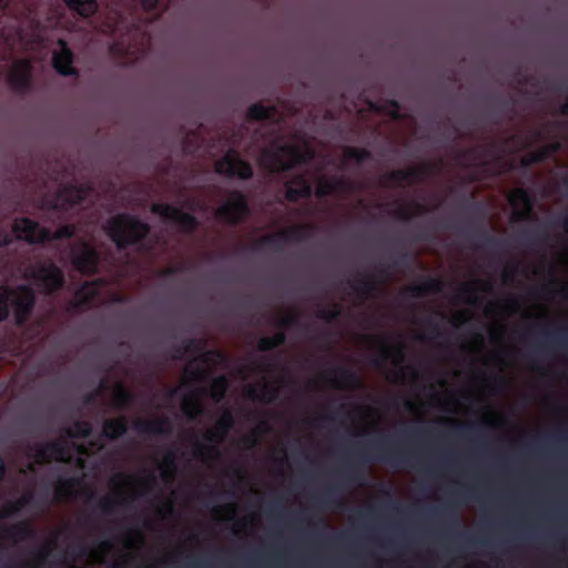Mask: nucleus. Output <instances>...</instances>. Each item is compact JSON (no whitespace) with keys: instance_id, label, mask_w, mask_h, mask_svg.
<instances>
[{"instance_id":"f257e3e1","label":"nucleus","mask_w":568,"mask_h":568,"mask_svg":"<svg viewBox=\"0 0 568 568\" xmlns=\"http://www.w3.org/2000/svg\"><path fill=\"white\" fill-rule=\"evenodd\" d=\"M311 156V149L305 141L294 143L274 142L265 149L260 158V165L268 171H282L293 163L304 161Z\"/></svg>"},{"instance_id":"f03ea898","label":"nucleus","mask_w":568,"mask_h":568,"mask_svg":"<svg viewBox=\"0 0 568 568\" xmlns=\"http://www.w3.org/2000/svg\"><path fill=\"white\" fill-rule=\"evenodd\" d=\"M33 302V293L27 286H0V321L8 316L10 307L17 323L24 322L31 313Z\"/></svg>"},{"instance_id":"7ed1b4c3","label":"nucleus","mask_w":568,"mask_h":568,"mask_svg":"<svg viewBox=\"0 0 568 568\" xmlns=\"http://www.w3.org/2000/svg\"><path fill=\"white\" fill-rule=\"evenodd\" d=\"M148 230L145 224L129 215L115 216L105 226V231L119 246L138 241Z\"/></svg>"},{"instance_id":"20e7f679","label":"nucleus","mask_w":568,"mask_h":568,"mask_svg":"<svg viewBox=\"0 0 568 568\" xmlns=\"http://www.w3.org/2000/svg\"><path fill=\"white\" fill-rule=\"evenodd\" d=\"M311 180L316 181V194L318 196L339 192L344 189L342 182L327 180L323 174H316L307 178L300 176L286 184L287 199L293 201L301 196L308 195L311 192Z\"/></svg>"},{"instance_id":"39448f33","label":"nucleus","mask_w":568,"mask_h":568,"mask_svg":"<svg viewBox=\"0 0 568 568\" xmlns=\"http://www.w3.org/2000/svg\"><path fill=\"white\" fill-rule=\"evenodd\" d=\"M12 231L18 239L24 240L29 243H38L52 239L69 237L74 233V226H62L51 235L49 231L40 227L38 223L22 217L14 221Z\"/></svg>"},{"instance_id":"423d86ee","label":"nucleus","mask_w":568,"mask_h":568,"mask_svg":"<svg viewBox=\"0 0 568 568\" xmlns=\"http://www.w3.org/2000/svg\"><path fill=\"white\" fill-rule=\"evenodd\" d=\"M23 277L33 280L45 291L57 290L63 283V275L61 271L52 263H39L37 265L29 266L26 268Z\"/></svg>"},{"instance_id":"0eeeda50","label":"nucleus","mask_w":568,"mask_h":568,"mask_svg":"<svg viewBox=\"0 0 568 568\" xmlns=\"http://www.w3.org/2000/svg\"><path fill=\"white\" fill-rule=\"evenodd\" d=\"M4 45L12 50H34L37 47L44 45L48 39L44 37L43 29H37L32 36L19 34L11 29H7L2 33Z\"/></svg>"},{"instance_id":"6e6552de","label":"nucleus","mask_w":568,"mask_h":568,"mask_svg":"<svg viewBox=\"0 0 568 568\" xmlns=\"http://www.w3.org/2000/svg\"><path fill=\"white\" fill-rule=\"evenodd\" d=\"M214 169L219 174L236 176L239 179H247L252 175L251 166L232 150L224 158L215 162Z\"/></svg>"},{"instance_id":"1a4fd4ad","label":"nucleus","mask_w":568,"mask_h":568,"mask_svg":"<svg viewBox=\"0 0 568 568\" xmlns=\"http://www.w3.org/2000/svg\"><path fill=\"white\" fill-rule=\"evenodd\" d=\"M52 64L61 75H77L73 65V53L62 39H57L52 44Z\"/></svg>"},{"instance_id":"9d476101","label":"nucleus","mask_w":568,"mask_h":568,"mask_svg":"<svg viewBox=\"0 0 568 568\" xmlns=\"http://www.w3.org/2000/svg\"><path fill=\"white\" fill-rule=\"evenodd\" d=\"M246 205L244 199L239 193H231L225 203L216 210V217L225 222H235L244 216Z\"/></svg>"},{"instance_id":"9b49d317","label":"nucleus","mask_w":568,"mask_h":568,"mask_svg":"<svg viewBox=\"0 0 568 568\" xmlns=\"http://www.w3.org/2000/svg\"><path fill=\"white\" fill-rule=\"evenodd\" d=\"M31 68L27 60H17L10 67L7 81L14 90H23L30 84Z\"/></svg>"},{"instance_id":"f8f14e48","label":"nucleus","mask_w":568,"mask_h":568,"mask_svg":"<svg viewBox=\"0 0 568 568\" xmlns=\"http://www.w3.org/2000/svg\"><path fill=\"white\" fill-rule=\"evenodd\" d=\"M97 261L95 252L85 243H80L72 251V264L82 273H92Z\"/></svg>"},{"instance_id":"ddd939ff","label":"nucleus","mask_w":568,"mask_h":568,"mask_svg":"<svg viewBox=\"0 0 568 568\" xmlns=\"http://www.w3.org/2000/svg\"><path fill=\"white\" fill-rule=\"evenodd\" d=\"M152 211L160 216L171 221L183 230H191L194 225V219L186 213L181 212L179 209L170 205L156 204L153 205Z\"/></svg>"},{"instance_id":"4468645a","label":"nucleus","mask_w":568,"mask_h":568,"mask_svg":"<svg viewBox=\"0 0 568 568\" xmlns=\"http://www.w3.org/2000/svg\"><path fill=\"white\" fill-rule=\"evenodd\" d=\"M113 485L116 498L123 501L134 498L142 493L138 480L133 477L119 476L114 479Z\"/></svg>"},{"instance_id":"2eb2a0df","label":"nucleus","mask_w":568,"mask_h":568,"mask_svg":"<svg viewBox=\"0 0 568 568\" xmlns=\"http://www.w3.org/2000/svg\"><path fill=\"white\" fill-rule=\"evenodd\" d=\"M513 209V215L516 219H525L530 211V201L528 194L523 190H515L508 196Z\"/></svg>"},{"instance_id":"dca6fc26","label":"nucleus","mask_w":568,"mask_h":568,"mask_svg":"<svg viewBox=\"0 0 568 568\" xmlns=\"http://www.w3.org/2000/svg\"><path fill=\"white\" fill-rule=\"evenodd\" d=\"M50 457L57 460H72L77 463H83V455L85 454L82 449V444H77L74 448L62 447L61 444H53L47 453Z\"/></svg>"},{"instance_id":"f3484780","label":"nucleus","mask_w":568,"mask_h":568,"mask_svg":"<svg viewBox=\"0 0 568 568\" xmlns=\"http://www.w3.org/2000/svg\"><path fill=\"white\" fill-rule=\"evenodd\" d=\"M204 396V392L202 390H194L192 394L187 397H184L182 402V409L183 412L190 416L194 417L202 410V398Z\"/></svg>"},{"instance_id":"a211bd4d","label":"nucleus","mask_w":568,"mask_h":568,"mask_svg":"<svg viewBox=\"0 0 568 568\" xmlns=\"http://www.w3.org/2000/svg\"><path fill=\"white\" fill-rule=\"evenodd\" d=\"M78 14L87 18L97 11L95 0H63Z\"/></svg>"},{"instance_id":"6ab92c4d","label":"nucleus","mask_w":568,"mask_h":568,"mask_svg":"<svg viewBox=\"0 0 568 568\" xmlns=\"http://www.w3.org/2000/svg\"><path fill=\"white\" fill-rule=\"evenodd\" d=\"M88 191H89V189L84 187V186L65 190L63 195L57 200V202L53 204V206L54 207L63 206L64 203L75 204L85 197V194Z\"/></svg>"},{"instance_id":"aec40b11","label":"nucleus","mask_w":568,"mask_h":568,"mask_svg":"<svg viewBox=\"0 0 568 568\" xmlns=\"http://www.w3.org/2000/svg\"><path fill=\"white\" fill-rule=\"evenodd\" d=\"M98 284L95 283H87L83 285L75 294V304L82 305L89 302L94 295L98 294Z\"/></svg>"},{"instance_id":"412c9836","label":"nucleus","mask_w":568,"mask_h":568,"mask_svg":"<svg viewBox=\"0 0 568 568\" xmlns=\"http://www.w3.org/2000/svg\"><path fill=\"white\" fill-rule=\"evenodd\" d=\"M125 430V424L122 419L110 420L105 423L103 433L109 438H115Z\"/></svg>"},{"instance_id":"4be33fe9","label":"nucleus","mask_w":568,"mask_h":568,"mask_svg":"<svg viewBox=\"0 0 568 568\" xmlns=\"http://www.w3.org/2000/svg\"><path fill=\"white\" fill-rule=\"evenodd\" d=\"M225 389H226V381H225V378L221 377V378L215 379L212 383L209 394L214 400H220L222 398Z\"/></svg>"},{"instance_id":"5701e85b","label":"nucleus","mask_w":568,"mask_h":568,"mask_svg":"<svg viewBox=\"0 0 568 568\" xmlns=\"http://www.w3.org/2000/svg\"><path fill=\"white\" fill-rule=\"evenodd\" d=\"M247 395L252 398H255L258 400H264V402L271 400L273 397V395L265 389V385H263V387L257 386V387L248 388Z\"/></svg>"},{"instance_id":"b1692460","label":"nucleus","mask_w":568,"mask_h":568,"mask_svg":"<svg viewBox=\"0 0 568 568\" xmlns=\"http://www.w3.org/2000/svg\"><path fill=\"white\" fill-rule=\"evenodd\" d=\"M248 116L251 119H263V118H271L272 116V110L263 106V105H253L248 110Z\"/></svg>"},{"instance_id":"393cba45","label":"nucleus","mask_w":568,"mask_h":568,"mask_svg":"<svg viewBox=\"0 0 568 568\" xmlns=\"http://www.w3.org/2000/svg\"><path fill=\"white\" fill-rule=\"evenodd\" d=\"M231 424V415L224 414L222 418L219 420L216 429L212 433L211 437L220 439L224 435L225 430Z\"/></svg>"},{"instance_id":"a878e982","label":"nucleus","mask_w":568,"mask_h":568,"mask_svg":"<svg viewBox=\"0 0 568 568\" xmlns=\"http://www.w3.org/2000/svg\"><path fill=\"white\" fill-rule=\"evenodd\" d=\"M129 394L122 385H116L113 389V400L115 405L122 406L128 402Z\"/></svg>"},{"instance_id":"bb28decb","label":"nucleus","mask_w":568,"mask_h":568,"mask_svg":"<svg viewBox=\"0 0 568 568\" xmlns=\"http://www.w3.org/2000/svg\"><path fill=\"white\" fill-rule=\"evenodd\" d=\"M193 366H194V364L190 363L184 372V381H183V386H181V389H180L181 392L183 390L184 387H186V385L190 382L201 378L202 373H195L193 371Z\"/></svg>"},{"instance_id":"cd10ccee","label":"nucleus","mask_w":568,"mask_h":568,"mask_svg":"<svg viewBox=\"0 0 568 568\" xmlns=\"http://www.w3.org/2000/svg\"><path fill=\"white\" fill-rule=\"evenodd\" d=\"M141 430L151 432V433H161L166 429L164 423L162 422H150L146 425L139 426Z\"/></svg>"},{"instance_id":"c85d7f7f","label":"nucleus","mask_w":568,"mask_h":568,"mask_svg":"<svg viewBox=\"0 0 568 568\" xmlns=\"http://www.w3.org/2000/svg\"><path fill=\"white\" fill-rule=\"evenodd\" d=\"M90 432V427L87 423L77 424L74 429L69 432L71 437L87 436Z\"/></svg>"},{"instance_id":"c756f323","label":"nucleus","mask_w":568,"mask_h":568,"mask_svg":"<svg viewBox=\"0 0 568 568\" xmlns=\"http://www.w3.org/2000/svg\"><path fill=\"white\" fill-rule=\"evenodd\" d=\"M283 341V336L282 335H276L274 338L271 339H263L261 342V347L266 349V348H271V347H274L276 345H278L280 343H282Z\"/></svg>"},{"instance_id":"7c9ffc66","label":"nucleus","mask_w":568,"mask_h":568,"mask_svg":"<svg viewBox=\"0 0 568 568\" xmlns=\"http://www.w3.org/2000/svg\"><path fill=\"white\" fill-rule=\"evenodd\" d=\"M345 155H346L347 160L351 158H354L357 161H361L364 159V152L357 151V150H348V151H346Z\"/></svg>"},{"instance_id":"2f4dec72","label":"nucleus","mask_w":568,"mask_h":568,"mask_svg":"<svg viewBox=\"0 0 568 568\" xmlns=\"http://www.w3.org/2000/svg\"><path fill=\"white\" fill-rule=\"evenodd\" d=\"M159 0H142V7L145 10H152L156 8Z\"/></svg>"},{"instance_id":"473e14b6","label":"nucleus","mask_w":568,"mask_h":568,"mask_svg":"<svg viewBox=\"0 0 568 568\" xmlns=\"http://www.w3.org/2000/svg\"><path fill=\"white\" fill-rule=\"evenodd\" d=\"M387 113L390 114L394 118L399 116V108H398V105L396 103H390L388 109H387Z\"/></svg>"},{"instance_id":"72a5a7b5","label":"nucleus","mask_w":568,"mask_h":568,"mask_svg":"<svg viewBox=\"0 0 568 568\" xmlns=\"http://www.w3.org/2000/svg\"><path fill=\"white\" fill-rule=\"evenodd\" d=\"M10 242H11L10 235L8 233H6V232H1L0 233V247L2 245L9 244Z\"/></svg>"},{"instance_id":"f704fd0d","label":"nucleus","mask_w":568,"mask_h":568,"mask_svg":"<svg viewBox=\"0 0 568 568\" xmlns=\"http://www.w3.org/2000/svg\"><path fill=\"white\" fill-rule=\"evenodd\" d=\"M16 509H17L16 507H11L9 509H6L4 513L1 516H7V515L13 513Z\"/></svg>"},{"instance_id":"c9c22d12","label":"nucleus","mask_w":568,"mask_h":568,"mask_svg":"<svg viewBox=\"0 0 568 568\" xmlns=\"http://www.w3.org/2000/svg\"><path fill=\"white\" fill-rule=\"evenodd\" d=\"M9 0H0V8L6 7L8 4Z\"/></svg>"}]
</instances>
